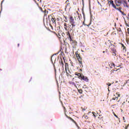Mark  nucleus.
<instances>
[{"instance_id": "2f4dec72", "label": "nucleus", "mask_w": 129, "mask_h": 129, "mask_svg": "<svg viewBox=\"0 0 129 129\" xmlns=\"http://www.w3.org/2000/svg\"><path fill=\"white\" fill-rule=\"evenodd\" d=\"M108 42H109V43H110V44H111V43H112V41H110V40H108Z\"/></svg>"}, {"instance_id": "a18cd8bd", "label": "nucleus", "mask_w": 129, "mask_h": 129, "mask_svg": "<svg viewBox=\"0 0 129 129\" xmlns=\"http://www.w3.org/2000/svg\"><path fill=\"white\" fill-rule=\"evenodd\" d=\"M82 3H84V0H82Z\"/></svg>"}, {"instance_id": "a19ab883", "label": "nucleus", "mask_w": 129, "mask_h": 129, "mask_svg": "<svg viewBox=\"0 0 129 129\" xmlns=\"http://www.w3.org/2000/svg\"><path fill=\"white\" fill-rule=\"evenodd\" d=\"M72 120L73 121H74V122H75V121H74V120H73V119H72Z\"/></svg>"}, {"instance_id": "6e6552de", "label": "nucleus", "mask_w": 129, "mask_h": 129, "mask_svg": "<svg viewBox=\"0 0 129 129\" xmlns=\"http://www.w3.org/2000/svg\"><path fill=\"white\" fill-rule=\"evenodd\" d=\"M111 51H112V52H116V50L115 49V48H114V47L111 48Z\"/></svg>"}, {"instance_id": "c85d7f7f", "label": "nucleus", "mask_w": 129, "mask_h": 129, "mask_svg": "<svg viewBox=\"0 0 129 129\" xmlns=\"http://www.w3.org/2000/svg\"><path fill=\"white\" fill-rule=\"evenodd\" d=\"M113 44L112 43H111V44H110V45L109 46V48H110V46H113Z\"/></svg>"}, {"instance_id": "f8f14e48", "label": "nucleus", "mask_w": 129, "mask_h": 129, "mask_svg": "<svg viewBox=\"0 0 129 129\" xmlns=\"http://www.w3.org/2000/svg\"><path fill=\"white\" fill-rule=\"evenodd\" d=\"M78 92H79L80 94H82V89L78 90Z\"/></svg>"}, {"instance_id": "cd10ccee", "label": "nucleus", "mask_w": 129, "mask_h": 129, "mask_svg": "<svg viewBox=\"0 0 129 129\" xmlns=\"http://www.w3.org/2000/svg\"><path fill=\"white\" fill-rule=\"evenodd\" d=\"M80 68H83V64H81L80 65Z\"/></svg>"}, {"instance_id": "ea45409f", "label": "nucleus", "mask_w": 129, "mask_h": 129, "mask_svg": "<svg viewBox=\"0 0 129 129\" xmlns=\"http://www.w3.org/2000/svg\"><path fill=\"white\" fill-rule=\"evenodd\" d=\"M64 29H65V30H67V27H64Z\"/></svg>"}, {"instance_id": "412c9836", "label": "nucleus", "mask_w": 129, "mask_h": 129, "mask_svg": "<svg viewBox=\"0 0 129 129\" xmlns=\"http://www.w3.org/2000/svg\"><path fill=\"white\" fill-rule=\"evenodd\" d=\"M113 114L114 116H115V117H116L117 118H118V117L117 116V115H116V114H115V113H114V112H113Z\"/></svg>"}, {"instance_id": "0e129e2a", "label": "nucleus", "mask_w": 129, "mask_h": 129, "mask_svg": "<svg viewBox=\"0 0 129 129\" xmlns=\"http://www.w3.org/2000/svg\"><path fill=\"white\" fill-rule=\"evenodd\" d=\"M103 53H105V51H103Z\"/></svg>"}, {"instance_id": "4be33fe9", "label": "nucleus", "mask_w": 129, "mask_h": 129, "mask_svg": "<svg viewBox=\"0 0 129 129\" xmlns=\"http://www.w3.org/2000/svg\"><path fill=\"white\" fill-rule=\"evenodd\" d=\"M121 14H122V15H123V16H126V15H125V14H124V13H123V12L122 11V12H121Z\"/></svg>"}, {"instance_id": "13d9d810", "label": "nucleus", "mask_w": 129, "mask_h": 129, "mask_svg": "<svg viewBox=\"0 0 129 129\" xmlns=\"http://www.w3.org/2000/svg\"><path fill=\"white\" fill-rule=\"evenodd\" d=\"M68 2H69V0H67V2H66V3H67Z\"/></svg>"}, {"instance_id": "bf43d9fd", "label": "nucleus", "mask_w": 129, "mask_h": 129, "mask_svg": "<svg viewBox=\"0 0 129 129\" xmlns=\"http://www.w3.org/2000/svg\"><path fill=\"white\" fill-rule=\"evenodd\" d=\"M114 26L115 27L116 26V24L115 23Z\"/></svg>"}, {"instance_id": "37998d69", "label": "nucleus", "mask_w": 129, "mask_h": 129, "mask_svg": "<svg viewBox=\"0 0 129 129\" xmlns=\"http://www.w3.org/2000/svg\"><path fill=\"white\" fill-rule=\"evenodd\" d=\"M62 36H63V35H65V33H62Z\"/></svg>"}, {"instance_id": "c03bdc74", "label": "nucleus", "mask_w": 129, "mask_h": 129, "mask_svg": "<svg viewBox=\"0 0 129 129\" xmlns=\"http://www.w3.org/2000/svg\"><path fill=\"white\" fill-rule=\"evenodd\" d=\"M19 46H20V44L18 43V47H19Z\"/></svg>"}, {"instance_id": "5fc2aeb1", "label": "nucleus", "mask_w": 129, "mask_h": 129, "mask_svg": "<svg viewBox=\"0 0 129 129\" xmlns=\"http://www.w3.org/2000/svg\"><path fill=\"white\" fill-rule=\"evenodd\" d=\"M32 78L31 77L30 80L29 81V82L31 81V80H32Z\"/></svg>"}, {"instance_id": "58836bf2", "label": "nucleus", "mask_w": 129, "mask_h": 129, "mask_svg": "<svg viewBox=\"0 0 129 129\" xmlns=\"http://www.w3.org/2000/svg\"><path fill=\"white\" fill-rule=\"evenodd\" d=\"M113 100H115V98H112Z\"/></svg>"}, {"instance_id": "864d4df0", "label": "nucleus", "mask_w": 129, "mask_h": 129, "mask_svg": "<svg viewBox=\"0 0 129 129\" xmlns=\"http://www.w3.org/2000/svg\"><path fill=\"white\" fill-rule=\"evenodd\" d=\"M80 70L82 72V69H80Z\"/></svg>"}, {"instance_id": "20e7f679", "label": "nucleus", "mask_w": 129, "mask_h": 129, "mask_svg": "<svg viewBox=\"0 0 129 129\" xmlns=\"http://www.w3.org/2000/svg\"><path fill=\"white\" fill-rule=\"evenodd\" d=\"M76 55L78 60H80V58H81V57L80 55H79V54L77 53V52H76Z\"/></svg>"}, {"instance_id": "a211bd4d", "label": "nucleus", "mask_w": 129, "mask_h": 129, "mask_svg": "<svg viewBox=\"0 0 129 129\" xmlns=\"http://www.w3.org/2000/svg\"><path fill=\"white\" fill-rule=\"evenodd\" d=\"M82 14L83 15L84 19H85V14H84V12L83 11Z\"/></svg>"}, {"instance_id": "de8ad7c7", "label": "nucleus", "mask_w": 129, "mask_h": 129, "mask_svg": "<svg viewBox=\"0 0 129 129\" xmlns=\"http://www.w3.org/2000/svg\"><path fill=\"white\" fill-rule=\"evenodd\" d=\"M98 5H100V3H99L98 2Z\"/></svg>"}, {"instance_id": "8fccbe9b", "label": "nucleus", "mask_w": 129, "mask_h": 129, "mask_svg": "<svg viewBox=\"0 0 129 129\" xmlns=\"http://www.w3.org/2000/svg\"><path fill=\"white\" fill-rule=\"evenodd\" d=\"M83 6H84V2L82 3Z\"/></svg>"}, {"instance_id": "052dcab7", "label": "nucleus", "mask_w": 129, "mask_h": 129, "mask_svg": "<svg viewBox=\"0 0 129 129\" xmlns=\"http://www.w3.org/2000/svg\"><path fill=\"white\" fill-rule=\"evenodd\" d=\"M69 5H70V3H69L67 6H69Z\"/></svg>"}, {"instance_id": "09e8293b", "label": "nucleus", "mask_w": 129, "mask_h": 129, "mask_svg": "<svg viewBox=\"0 0 129 129\" xmlns=\"http://www.w3.org/2000/svg\"><path fill=\"white\" fill-rule=\"evenodd\" d=\"M118 120H119V122H120V120L119 118H118Z\"/></svg>"}, {"instance_id": "e433bc0d", "label": "nucleus", "mask_w": 129, "mask_h": 129, "mask_svg": "<svg viewBox=\"0 0 129 129\" xmlns=\"http://www.w3.org/2000/svg\"><path fill=\"white\" fill-rule=\"evenodd\" d=\"M126 26H127V27H129V24H127V23L126 24Z\"/></svg>"}, {"instance_id": "7c9ffc66", "label": "nucleus", "mask_w": 129, "mask_h": 129, "mask_svg": "<svg viewBox=\"0 0 129 129\" xmlns=\"http://www.w3.org/2000/svg\"><path fill=\"white\" fill-rule=\"evenodd\" d=\"M118 31H119V32H121V29H120V28H119Z\"/></svg>"}, {"instance_id": "1a4fd4ad", "label": "nucleus", "mask_w": 129, "mask_h": 129, "mask_svg": "<svg viewBox=\"0 0 129 129\" xmlns=\"http://www.w3.org/2000/svg\"><path fill=\"white\" fill-rule=\"evenodd\" d=\"M72 85H74L75 87H76V88H77V86H76V84H75L74 82H72Z\"/></svg>"}, {"instance_id": "3c124183", "label": "nucleus", "mask_w": 129, "mask_h": 129, "mask_svg": "<svg viewBox=\"0 0 129 129\" xmlns=\"http://www.w3.org/2000/svg\"><path fill=\"white\" fill-rule=\"evenodd\" d=\"M57 58L58 59H59V58H60V56H57Z\"/></svg>"}, {"instance_id": "680f3d73", "label": "nucleus", "mask_w": 129, "mask_h": 129, "mask_svg": "<svg viewBox=\"0 0 129 129\" xmlns=\"http://www.w3.org/2000/svg\"><path fill=\"white\" fill-rule=\"evenodd\" d=\"M113 47H115V45H114L113 44Z\"/></svg>"}, {"instance_id": "f257e3e1", "label": "nucleus", "mask_w": 129, "mask_h": 129, "mask_svg": "<svg viewBox=\"0 0 129 129\" xmlns=\"http://www.w3.org/2000/svg\"><path fill=\"white\" fill-rule=\"evenodd\" d=\"M70 23L71 25H70V27H71V29H73L76 26V22L74 21V19H73V16H70Z\"/></svg>"}, {"instance_id": "603ef678", "label": "nucleus", "mask_w": 129, "mask_h": 129, "mask_svg": "<svg viewBox=\"0 0 129 129\" xmlns=\"http://www.w3.org/2000/svg\"><path fill=\"white\" fill-rule=\"evenodd\" d=\"M114 71H117V70H114Z\"/></svg>"}, {"instance_id": "c9c22d12", "label": "nucleus", "mask_w": 129, "mask_h": 129, "mask_svg": "<svg viewBox=\"0 0 129 129\" xmlns=\"http://www.w3.org/2000/svg\"><path fill=\"white\" fill-rule=\"evenodd\" d=\"M46 23H48V18H46Z\"/></svg>"}, {"instance_id": "69168bd1", "label": "nucleus", "mask_w": 129, "mask_h": 129, "mask_svg": "<svg viewBox=\"0 0 129 129\" xmlns=\"http://www.w3.org/2000/svg\"><path fill=\"white\" fill-rule=\"evenodd\" d=\"M117 21L118 20V18H116Z\"/></svg>"}, {"instance_id": "774afa93", "label": "nucleus", "mask_w": 129, "mask_h": 129, "mask_svg": "<svg viewBox=\"0 0 129 129\" xmlns=\"http://www.w3.org/2000/svg\"><path fill=\"white\" fill-rule=\"evenodd\" d=\"M115 82H116V83H117L118 82H117V81H116Z\"/></svg>"}, {"instance_id": "423d86ee", "label": "nucleus", "mask_w": 129, "mask_h": 129, "mask_svg": "<svg viewBox=\"0 0 129 129\" xmlns=\"http://www.w3.org/2000/svg\"><path fill=\"white\" fill-rule=\"evenodd\" d=\"M51 22H52L53 24H56V18L52 17V18H51Z\"/></svg>"}, {"instance_id": "bb28decb", "label": "nucleus", "mask_w": 129, "mask_h": 129, "mask_svg": "<svg viewBox=\"0 0 129 129\" xmlns=\"http://www.w3.org/2000/svg\"><path fill=\"white\" fill-rule=\"evenodd\" d=\"M113 72H114V70H112L111 71V73H113Z\"/></svg>"}, {"instance_id": "7ed1b4c3", "label": "nucleus", "mask_w": 129, "mask_h": 129, "mask_svg": "<svg viewBox=\"0 0 129 129\" xmlns=\"http://www.w3.org/2000/svg\"><path fill=\"white\" fill-rule=\"evenodd\" d=\"M73 30H72V29H71L70 30V31L68 32L67 33V37L68 38L70 42H72V36H71L70 32L71 33V32H73Z\"/></svg>"}, {"instance_id": "f704fd0d", "label": "nucleus", "mask_w": 129, "mask_h": 129, "mask_svg": "<svg viewBox=\"0 0 129 129\" xmlns=\"http://www.w3.org/2000/svg\"><path fill=\"white\" fill-rule=\"evenodd\" d=\"M113 54H115V56H116V53H115V52H113Z\"/></svg>"}, {"instance_id": "9d476101", "label": "nucleus", "mask_w": 129, "mask_h": 129, "mask_svg": "<svg viewBox=\"0 0 129 129\" xmlns=\"http://www.w3.org/2000/svg\"><path fill=\"white\" fill-rule=\"evenodd\" d=\"M81 60H82V58H81L80 60H78V61H79V62L80 65H82V64H82V61H81Z\"/></svg>"}, {"instance_id": "b1692460", "label": "nucleus", "mask_w": 129, "mask_h": 129, "mask_svg": "<svg viewBox=\"0 0 129 129\" xmlns=\"http://www.w3.org/2000/svg\"><path fill=\"white\" fill-rule=\"evenodd\" d=\"M107 85H108V86H111V84L108 83V84H107Z\"/></svg>"}, {"instance_id": "dca6fc26", "label": "nucleus", "mask_w": 129, "mask_h": 129, "mask_svg": "<svg viewBox=\"0 0 129 129\" xmlns=\"http://www.w3.org/2000/svg\"><path fill=\"white\" fill-rule=\"evenodd\" d=\"M92 113H93L94 117H96V113H95V112H93Z\"/></svg>"}, {"instance_id": "f3484780", "label": "nucleus", "mask_w": 129, "mask_h": 129, "mask_svg": "<svg viewBox=\"0 0 129 129\" xmlns=\"http://www.w3.org/2000/svg\"><path fill=\"white\" fill-rule=\"evenodd\" d=\"M122 47H123V50H125V51H126V49H125V46L122 44H121Z\"/></svg>"}, {"instance_id": "2eb2a0df", "label": "nucleus", "mask_w": 129, "mask_h": 129, "mask_svg": "<svg viewBox=\"0 0 129 129\" xmlns=\"http://www.w3.org/2000/svg\"><path fill=\"white\" fill-rule=\"evenodd\" d=\"M80 83V82H77V81H76V85H78V86H79V84Z\"/></svg>"}, {"instance_id": "a878e982", "label": "nucleus", "mask_w": 129, "mask_h": 129, "mask_svg": "<svg viewBox=\"0 0 129 129\" xmlns=\"http://www.w3.org/2000/svg\"><path fill=\"white\" fill-rule=\"evenodd\" d=\"M57 54H59V52H57V53H55V54H53L52 56H55V55H57Z\"/></svg>"}, {"instance_id": "338daca9", "label": "nucleus", "mask_w": 129, "mask_h": 129, "mask_svg": "<svg viewBox=\"0 0 129 129\" xmlns=\"http://www.w3.org/2000/svg\"><path fill=\"white\" fill-rule=\"evenodd\" d=\"M127 31H129V28L127 29Z\"/></svg>"}, {"instance_id": "c756f323", "label": "nucleus", "mask_w": 129, "mask_h": 129, "mask_svg": "<svg viewBox=\"0 0 129 129\" xmlns=\"http://www.w3.org/2000/svg\"><path fill=\"white\" fill-rule=\"evenodd\" d=\"M64 27H67V24L66 23H64Z\"/></svg>"}, {"instance_id": "4468645a", "label": "nucleus", "mask_w": 129, "mask_h": 129, "mask_svg": "<svg viewBox=\"0 0 129 129\" xmlns=\"http://www.w3.org/2000/svg\"><path fill=\"white\" fill-rule=\"evenodd\" d=\"M112 6L113 7V8H114V9H115V10H116V9H117V8H116V6H115V5L114 4H112Z\"/></svg>"}, {"instance_id": "49530a36", "label": "nucleus", "mask_w": 129, "mask_h": 129, "mask_svg": "<svg viewBox=\"0 0 129 129\" xmlns=\"http://www.w3.org/2000/svg\"><path fill=\"white\" fill-rule=\"evenodd\" d=\"M125 118L124 117H123V120H124Z\"/></svg>"}, {"instance_id": "9b49d317", "label": "nucleus", "mask_w": 129, "mask_h": 129, "mask_svg": "<svg viewBox=\"0 0 129 129\" xmlns=\"http://www.w3.org/2000/svg\"><path fill=\"white\" fill-rule=\"evenodd\" d=\"M61 64L62 66V67H64V63L63 62V60H62V58H61Z\"/></svg>"}, {"instance_id": "e2e57ef3", "label": "nucleus", "mask_w": 129, "mask_h": 129, "mask_svg": "<svg viewBox=\"0 0 129 129\" xmlns=\"http://www.w3.org/2000/svg\"><path fill=\"white\" fill-rule=\"evenodd\" d=\"M127 16L129 17V13L128 14Z\"/></svg>"}, {"instance_id": "6e6d98bb", "label": "nucleus", "mask_w": 129, "mask_h": 129, "mask_svg": "<svg viewBox=\"0 0 129 129\" xmlns=\"http://www.w3.org/2000/svg\"><path fill=\"white\" fill-rule=\"evenodd\" d=\"M59 63L61 65V61L59 60Z\"/></svg>"}, {"instance_id": "393cba45", "label": "nucleus", "mask_w": 129, "mask_h": 129, "mask_svg": "<svg viewBox=\"0 0 129 129\" xmlns=\"http://www.w3.org/2000/svg\"><path fill=\"white\" fill-rule=\"evenodd\" d=\"M111 66H114V67H115V64L114 63H112Z\"/></svg>"}, {"instance_id": "473e14b6", "label": "nucleus", "mask_w": 129, "mask_h": 129, "mask_svg": "<svg viewBox=\"0 0 129 129\" xmlns=\"http://www.w3.org/2000/svg\"><path fill=\"white\" fill-rule=\"evenodd\" d=\"M118 4H121V1L117 2Z\"/></svg>"}, {"instance_id": "5701e85b", "label": "nucleus", "mask_w": 129, "mask_h": 129, "mask_svg": "<svg viewBox=\"0 0 129 129\" xmlns=\"http://www.w3.org/2000/svg\"><path fill=\"white\" fill-rule=\"evenodd\" d=\"M122 1L123 2L124 4H125V5H127L126 1L124 0H122Z\"/></svg>"}, {"instance_id": "6ab92c4d", "label": "nucleus", "mask_w": 129, "mask_h": 129, "mask_svg": "<svg viewBox=\"0 0 129 129\" xmlns=\"http://www.w3.org/2000/svg\"><path fill=\"white\" fill-rule=\"evenodd\" d=\"M116 10H117V11H119L120 13H122L121 10H120V9H119V8H117Z\"/></svg>"}, {"instance_id": "ddd939ff", "label": "nucleus", "mask_w": 129, "mask_h": 129, "mask_svg": "<svg viewBox=\"0 0 129 129\" xmlns=\"http://www.w3.org/2000/svg\"><path fill=\"white\" fill-rule=\"evenodd\" d=\"M109 3H110V4L111 5H112H112L114 4H113V1H112V0H111L110 1H109Z\"/></svg>"}, {"instance_id": "79ce46f5", "label": "nucleus", "mask_w": 129, "mask_h": 129, "mask_svg": "<svg viewBox=\"0 0 129 129\" xmlns=\"http://www.w3.org/2000/svg\"><path fill=\"white\" fill-rule=\"evenodd\" d=\"M115 98V100H117V97H116Z\"/></svg>"}, {"instance_id": "4d7b16f0", "label": "nucleus", "mask_w": 129, "mask_h": 129, "mask_svg": "<svg viewBox=\"0 0 129 129\" xmlns=\"http://www.w3.org/2000/svg\"><path fill=\"white\" fill-rule=\"evenodd\" d=\"M57 21H59V19L58 18H57Z\"/></svg>"}, {"instance_id": "aec40b11", "label": "nucleus", "mask_w": 129, "mask_h": 129, "mask_svg": "<svg viewBox=\"0 0 129 129\" xmlns=\"http://www.w3.org/2000/svg\"><path fill=\"white\" fill-rule=\"evenodd\" d=\"M66 20H64V22H66V23H67V22H68V20L67 19V17H65Z\"/></svg>"}, {"instance_id": "f03ea898", "label": "nucleus", "mask_w": 129, "mask_h": 129, "mask_svg": "<svg viewBox=\"0 0 129 129\" xmlns=\"http://www.w3.org/2000/svg\"><path fill=\"white\" fill-rule=\"evenodd\" d=\"M79 79H81V80H83L85 82H89V79L86 76H84L83 74H82V76H80L79 77Z\"/></svg>"}, {"instance_id": "72a5a7b5", "label": "nucleus", "mask_w": 129, "mask_h": 129, "mask_svg": "<svg viewBox=\"0 0 129 129\" xmlns=\"http://www.w3.org/2000/svg\"><path fill=\"white\" fill-rule=\"evenodd\" d=\"M80 98H83V96H80V97H79Z\"/></svg>"}, {"instance_id": "4c0bfd02", "label": "nucleus", "mask_w": 129, "mask_h": 129, "mask_svg": "<svg viewBox=\"0 0 129 129\" xmlns=\"http://www.w3.org/2000/svg\"><path fill=\"white\" fill-rule=\"evenodd\" d=\"M127 127H128V125H127V126H126V127H125V128L127 129Z\"/></svg>"}, {"instance_id": "0eeeda50", "label": "nucleus", "mask_w": 129, "mask_h": 129, "mask_svg": "<svg viewBox=\"0 0 129 129\" xmlns=\"http://www.w3.org/2000/svg\"><path fill=\"white\" fill-rule=\"evenodd\" d=\"M48 18L49 24H50V23H51V20H52V18L53 17L51 16V15H49Z\"/></svg>"}, {"instance_id": "39448f33", "label": "nucleus", "mask_w": 129, "mask_h": 129, "mask_svg": "<svg viewBox=\"0 0 129 129\" xmlns=\"http://www.w3.org/2000/svg\"><path fill=\"white\" fill-rule=\"evenodd\" d=\"M75 75H76V76H78V78H79V77L82 76V74H80L79 73H75Z\"/></svg>"}]
</instances>
